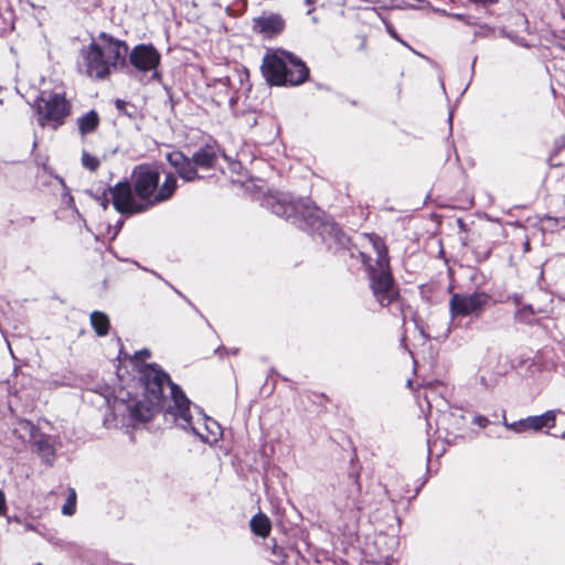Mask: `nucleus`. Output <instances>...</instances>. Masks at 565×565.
Wrapping results in <instances>:
<instances>
[{"instance_id":"obj_9","label":"nucleus","mask_w":565,"mask_h":565,"mask_svg":"<svg viewBox=\"0 0 565 565\" xmlns=\"http://www.w3.org/2000/svg\"><path fill=\"white\" fill-rule=\"evenodd\" d=\"M556 413L554 411H548L540 416H530L525 419H521L514 423H508L505 419L503 420V425L518 434L524 433L526 430L537 431L543 427H553L555 425Z\"/></svg>"},{"instance_id":"obj_3","label":"nucleus","mask_w":565,"mask_h":565,"mask_svg":"<svg viewBox=\"0 0 565 565\" xmlns=\"http://www.w3.org/2000/svg\"><path fill=\"white\" fill-rule=\"evenodd\" d=\"M159 179L160 171L154 166L141 164L131 173L134 190L142 203L147 204V209L171 198L177 188V180L172 174L167 175L160 186Z\"/></svg>"},{"instance_id":"obj_7","label":"nucleus","mask_w":565,"mask_h":565,"mask_svg":"<svg viewBox=\"0 0 565 565\" xmlns=\"http://www.w3.org/2000/svg\"><path fill=\"white\" fill-rule=\"evenodd\" d=\"M113 205L120 213L134 214L147 210V204L132 191L129 182H119L109 189Z\"/></svg>"},{"instance_id":"obj_17","label":"nucleus","mask_w":565,"mask_h":565,"mask_svg":"<svg viewBox=\"0 0 565 565\" xmlns=\"http://www.w3.org/2000/svg\"><path fill=\"white\" fill-rule=\"evenodd\" d=\"M76 510V492L74 489H68V494L65 503L62 507V513L64 515H73Z\"/></svg>"},{"instance_id":"obj_12","label":"nucleus","mask_w":565,"mask_h":565,"mask_svg":"<svg viewBox=\"0 0 565 565\" xmlns=\"http://www.w3.org/2000/svg\"><path fill=\"white\" fill-rule=\"evenodd\" d=\"M254 30L265 38H271L284 29V21L277 14L262 15L254 19Z\"/></svg>"},{"instance_id":"obj_23","label":"nucleus","mask_w":565,"mask_h":565,"mask_svg":"<svg viewBox=\"0 0 565 565\" xmlns=\"http://www.w3.org/2000/svg\"><path fill=\"white\" fill-rule=\"evenodd\" d=\"M116 104H117V107H118V108H121L122 102L117 100V103H116Z\"/></svg>"},{"instance_id":"obj_19","label":"nucleus","mask_w":565,"mask_h":565,"mask_svg":"<svg viewBox=\"0 0 565 565\" xmlns=\"http://www.w3.org/2000/svg\"><path fill=\"white\" fill-rule=\"evenodd\" d=\"M36 444L39 445V449H40L42 456L47 461H50L53 458V456H54V451H53L52 446L49 445V444L43 445L41 441H36Z\"/></svg>"},{"instance_id":"obj_13","label":"nucleus","mask_w":565,"mask_h":565,"mask_svg":"<svg viewBox=\"0 0 565 565\" xmlns=\"http://www.w3.org/2000/svg\"><path fill=\"white\" fill-rule=\"evenodd\" d=\"M250 529L253 533L263 539L267 537L271 530V523L267 515L263 513L256 514L250 520Z\"/></svg>"},{"instance_id":"obj_18","label":"nucleus","mask_w":565,"mask_h":565,"mask_svg":"<svg viewBox=\"0 0 565 565\" xmlns=\"http://www.w3.org/2000/svg\"><path fill=\"white\" fill-rule=\"evenodd\" d=\"M82 164L90 171H96L99 167V160L95 156L84 151L82 154Z\"/></svg>"},{"instance_id":"obj_16","label":"nucleus","mask_w":565,"mask_h":565,"mask_svg":"<svg viewBox=\"0 0 565 565\" xmlns=\"http://www.w3.org/2000/svg\"><path fill=\"white\" fill-rule=\"evenodd\" d=\"M90 322L98 335H105L108 332L109 319L106 315L95 311L90 315Z\"/></svg>"},{"instance_id":"obj_4","label":"nucleus","mask_w":565,"mask_h":565,"mask_svg":"<svg viewBox=\"0 0 565 565\" xmlns=\"http://www.w3.org/2000/svg\"><path fill=\"white\" fill-rule=\"evenodd\" d=\"M263 74L270 85H299L308 77L306 65L286 51L268 53L263 61Z\"/></svg>"},{"instance_id":"obj_22","label":"nucleus","mask_w":565,"mask_h":565,"mask_svg":"<svg viewBox=\"0 0 565 565\" xmlns=\"http://www.w3.org/2000/svg\"><path fill=\"white\" fill-rule=\"evenodd\" d=\"M275 213L280 214V210H279V207H276V209H275ZM281 214H284L286 217H290V215H291V214H290V213H288L287 211L281 212Z\"/></svg>"},{"instance_id":"obj_11","label":"nucleus","mask_w":565,"mask_h":565,"mask_svg":"<svg viewBox=\"0 0 565 565\" xmlns=\"http://www.w3.org/2000/svg\"><path fill=\"white\" fill-rule=\"evenodd\" d=\"M168 161L171 166H173L179 175L184 181H193L194 179L199 178V174L196 172L195 163L192 160L185 158L181 152H171L168 154Z\"/></svg>"},{"instance_id":"obj_20","label":"nucleus","mask_w":565,"mask_h":565,"mask_svg":"<svg viewBox=\"0 0 565 565\" xmlns=\"http://www.w3.org/2000/svg\"><path fill=\"white\" fill-rule=\"evenodd\" d=\"M473 423L480 427H486L488 425V419L483 416H477L475 417Z\"/></svg>"},{"instance_id":"obj_2","label":"nucleus","mask_w":565,"mask_h":565,"mask_svg":"<svg viewBox=\"0 0 565 565\" xmlns=\"http://www.w3.org/2000/svg\"><path fill=\"white\" fill-rule=\"evenodd\" d=\"M127 53L128 46L125 42L100 33L82 50V68L87 76L103 79L124 64Z\"/></svg>"},{"instance_id":"obj_8","label":"nucleus","mask_w":565,"mask_h":565,"mask_svg":"<svg viewBox=\"0 0 565 565\" xmlns=\"http://www.w3.org/2000/svg\"><path fill=\"white\" fill-rule=\"evenodd\" d=\"M488 297L484 294L454 295L450 300V310L454 316H469L478 313L487 303Z\"/></svg>"},{"instance_id":"obj_21","label":"nucleus","mask_w":565,"mask_h":565,"mask_svg":"<svg viewBox=\"0 0 565 565\" xmlns=\"http://www.w3.org/2000/svg\"><path fill=\"white\" fill-rule=\"evenodd\" d=\"M6 511V499L3 492L0 490V515Z\"/></svg>"},{"instance_id":"obj_10","label":"nucleus","mask_w":565,"mask_h":565,"mask_svg":"<svg viewBox=\"0 0 565 565\" xmlns=\"http://www.w3.org/2000/svg\"><path fill=\"white\" fill-rule=\"evenodd\" d=\"M129 57L131 64L141 72L153 71L160 63V54L152 45H137Z\"/></svg>"},{"instance_id":"obj_1","label":"nucleus","mask_w":565,"mask_h":565,"mask_svg":"<svg viewBox=\"0 0 565 565\" xmlns=\"http://www.w3.org/2000/svg\"><path fill=\"white\" fill-rule=\"evenodd\" d=\"M149 356L150 352L142 350L131 359L134 366L140 373L139 380L142 382L143 396L135 404L127 405L130 416L140 422H148L161 407L166 416H170L180 427L191 429L203 441L207 444L217 441L221 436V427L214 419L200 415L193 422L190 401L177 385L170 383L168 375L154 365H139L141 360Z\"/></svg>"},{"instance_id":"obj_14","label":"nucleus","mask_w":565,"mask_h":565,"mask_svg":"<svg viewBox=\"0 0 565 565\" xmlns=\"http://www.w3.org/2000/svg\"><path fill=\"white\" fill-rule=\"evenodd\" d=\"M216 160L215 151L211 147L201 148L193 154L195 167L209 169Z\"/></svg>"},{"instance_id":"obj_6","label":"nucleus","mask_w":565,"mask_h":565,"mask_svg":"<svg viewBox=\"0 0 565 565\" xmlns=\"http://www.w3.org/2000/svg\"><path fill=\"white\" fill-rule=\"evenodd\" d=\"M40 126L52 125L55 129L70 115L71 106L62 93H42L35 100Z\"/></svg>"},{"instance_id":"obj_5","label":"nucleus","mask_w":565,"mask_h":565,"mask_svg":"<svg viewBox=\"0 0 565 565\" xmlns=\"http://www.w3.org/2000/svg\"><path fill=\"white\" fill-rule=\"evenodd\" d=\"M376 253V268H371V287L381 306H388L396 296L388 267L387 250L379 239H371Z\"/></svg>"},{"instance_id":"obj_15","label":"nucleus","mask_w":565,"mask_h":565,"mask_svg":"<svg viewBox=\"0 0 565 565\" xmlns=\"http://www.w3.org/2000/svg\"><path fill=\"white\" fill-rule=\"evenodd\" d=\"M78 129L82 135L93 132L99 122V118L96 111L90 110L81 118H78Z\"/></svg>"}]
</instances>
